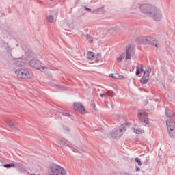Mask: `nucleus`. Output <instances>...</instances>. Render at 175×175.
Segmentation results:
<instances>
[{"label":"nucleus","instance_id":"obj_24","mask_svg":"<svg viewBox=\"0 0 175 175\" xmlns=\"http://www.w3.org/2000/svg\"><path fill=\"white\" fill-rule=\"evenodd\" d=\"M135 162H137V165H139V166H142V161H140V159L139 158H135Z\"/></svg>","mask_w":175,"mask_h":175},{"label":"nucleus","instance_id":"obj_27","mask_svg":"<svg viewBox=\"0 0 175 175\" xmlns=\"http://www.w3.org/2000/svg\"><path fill=\"white\" fill-rule=\"evenodd\" d=\"M99 59H100V54H97V57L96 59V61H99Z\"/></svg>","mask_w":175,"mask_h":175},{"label":"nucleus","instance_id":"obj_5","mask_svg":"<svg viewBox=\"0 0 175 175\" xmlns=\"http://www.w3.org/2000/svg\"><path fill=\"white\" fill-rule=\"evenodd\" d=\"M15 74L20 79H31L32 77V74L28 69H17Z\"/></svg>","mask_w":175,"mask_h":175},{"label":"nucleus","instance_id":"obj_18","mask_svg":"<svg viewBox=\"0 0 175 175\" xmlns=\"http://www.w3.org/2000/svg\"><path fill=\"white\" fill-rule=\"evenodd\" d=\"M134 132H135L137 133V135H140L142 133H144V131L139 127L134 129Z\"/></svg>","mask_w":175,"mask_h":175},{"label":"nucleus","instance_id":"obj_10","mask_svg":"<svg viewBox=\"0 0 175 175\" xmlns=\"http://www.w3.org/2000/svg\"><path fill=\"white\" fill-rule=\"evenodd\" d=\"M152 41L154 43H157V40H152L151 37H142L139 39V42L142 44H150V43H151Z\"/></svg>","mask_w":175,"mask_h":175},{"label":"nucleus","instance_id":"obj_1","mask_svg":"<svg viewBox=\"0 0 175 175\" xmlns=\"http://www.w3.org/2000/svg\"><path fill=\"white\" fill-rule=\"evenodd\" d=\"M139 9L142 13L147 14L155 21H161L162 20V12L159 8L151 4H142L140 5Z\"/></svg>","mask_w":175,"mask_h":175},{"label":"nucleus","instance_id":"obj_23","mask_svg":"<svg viewBox=\"0 0 175 175\" xmlns=\"http://www.w3.org/2000/svg\"><path fill=\"white\" fill-rule=\"evenodd\" d=\"M47 20L49 23H54V16H53L52 15H49L47 18Z\"/></svg>","mask_w":175,"mask_h":175},{"label":"nucleus","instance_id":"obj_26","mask_svg":"<svg viewBox=\"0 0 175 175\" xmlns=\"http://www.w3.org/2000/svg\"><path fill=\"white\" fill-rule=\"evenodd\" d=\"M62 116H64L65 117H69V116H70L69 113H68L67 112H62Z\"/></svg>","mask_w":175,"mask_h":175},{"label":"nucleus","instance_id":"obj_25","mask_svg":"<svg viewBox=\"0 0 175 175\" xmlns=\"http://www.w3.org/2000/svg\"><path fill=\"white\" fill-rule=\"evenodd\" d=\"M109 92L111 93V91H107V93H106V94H101L100 95V96L101 98H105V96H107V94H109Z\"/></svg>","mask_w":175,"mask_h":175},{"label":"nucleus","instance_id":"obj_7","mask_svg":"<svg viewBox=\"0 0 175 175\" xmlns=\"http://www.w3.org/2000/svg\"><path fill=\"white\" fill-rule=\"evenodd\" d=\"M137 117L139 120L142 121V122H144L145 124H150V122H148V114L146 113L144 111H139L137 112Z\"/></svg>","mask_w":175,"mask_h":175},{"label":"nucleus","instance_id":"obj_33","mask_svg":"<svg viewBox=\"0 0 175 175\" xmlns=\"http://www.w3.org/2000/svg\"><path fill=\"white\" fill-rule=\"evenodd\" d=\"M92 106H94V107H95V103H92Z\"/></svg>","mask_w":175,"mask_h":175},{"label":"nucleus","instance_id":"obj_9","mask_svg":"<svg viewBox=\"0 0 175 175\" xmlns=\"http://www.w3.org/2000/svg\"><path fill=\"white\" fill-rule=\"evenodd\" d=\"M73 106L74 109L79 111V113H81L82 114L87 113V111H85V107L83 106V104H81V103H75L73 104Z\"/></svg>","mask_w":175,"mask_h":175},{"label":"nucleus","instance_id":"obj_20","mask_svg":"<svg viewBox=\"0 0 175 175\" xmlns=\"http://www.w3.org/2000/svg\"><path fill=\"white\" fill-rule=\"evenodd\" d=\"M136 69V75L139 76V75H140V72H143V67L137 66Z\"/></svg>","mask_w":175,"mask_h":175},{"label":"nucleus","instance_id":"obj_15","mask_svg":"<svg viewBox=\"0 0 175 175\" xmlns=\"http://www.w3.org/2000/svg\"><path fill=\"white\" fill-rule=\"evenodd\" d=\"M109 77H111V79H118L120 80L124 79V76L118 74H110Z\"/></svg>","mask_w":175,"mask_h":175},{"label":"nucleus","instance_id":"obj_21","mask_svg":"<svg viewBox=\"0 0 175 175\" xmlns=\"http://www.w3.org/2000/svg\"><path fill=\"white\" fill-rule=\"evenodd\" d=\"M85 38L89 42V43H92V42H94V38L91 37L90 35L87 34L85 36Z\"/></svg>","mask_w":175,"mask_h":175},{"label":"nucleus","instance_id":"obj_31","mask_svg":"<svg viewBox=\"0 0 175 175\" xmlns=\"http://www.w3.org/2000/svg\"><path fill=\"white\" fill-rule=\"evenodd\" d=\"M59 113H60V114H62V113H64V111L62 109H59Z\"/></svg>","mask_w":175,"mask_h":175},{"label":"nucleus","instance_id":"obj_30","mask_svg":"<svg viewBox=\"0 0 175 175\" xmlns=\"http://www.w3.org/2000/svg\"><path fill=\"white\" fill-rule=\"evenodd\" d=\"M135 170L136 172H140V168L139 167H136Z\"/></svg>","mask_w":175,"mask_h":175},{"label":"nucleus","instance_id":"obj_11","mask_svg":"<svg viewBox=\"0 0 175 175\" xmlns=\"http://www.w3.org/2000/svg\"><path fill=\"white\" fill-rule=\"evenodd\" d=\"M135 54V51H133V48L132 46H129L126 48V53H125V59L126 61H128V59H131V57Z\"/></svg>","mask_w":175,"mask_h":175},{"label":"nucleus","instance_id":"obj_8","mask_svg":"<svg viewBox=\"0 0 175 175\" xmlns=\"http://www.w3.org/2000/svg\"><path fill=\"white\" fill-rule=\"evenodd\" d=\"M57 143L58 144H59L60 147H64V146H66L67 147L71 148L72 151L77 150L70 142H69L64 138H62Z\"/></svg>","mask_w":175,"mask_h":175},{"label":"nucleus","instance_id":"obj_32","mask_svg":"<svg viewBox=\"0 0 175 175\" xmlns=\"http://www.w3.org/2000/svg\"><path fill=\"white\" fill-rule=\"evenodd\" d=\"M154 46H155V47H157V48L159 47V44H155Z\"/></svg>","mask_w":175,"mask_h":175},{"label":"nucleus","instance_id":"obj_4","mask_svg":"<svg viewBox=\"0 0 175 175\" xmlns=\"http://www.w3.org/2000/svg\"><path fill=\"white\" fill-rule=\"evenodd\" d=\"M49 175H66V170L55 164L51 167Z\"/></svg>","mask_w":175,"mask_h":175},{"label":"nucleus","instance_id":"obj_17","mask_svg":"<svg viewBox=\"0 0 175 175\" xmlns=\"http://www.w3.org/2000/svg\"><path fill=\"white\" fill-rule=\"evenodd\" d=\"M124 58H125V53H122L117 57L116 61L117 62H121Z\"/></svg>","mask_w":175,"mask_h":175},{"label":"nucleus","instance_id":"obj_19","mask_svg":"<svg viewBox=\"0 0 175 175\" xmlns=\"http://www.w3.org/2000/svg\"><path fill=\"white\" fill-rule=\"evenodd\" d=\"M152 68L150 66H148L145 71L144 72V75H148V76H150V74L151 73Z\"/></svg>","mask_w":175,"mask_h":175},{"label":"nucleus","instance_id":"obj_12","mask_svg":"<svg viewBox=\"0 0 175 175\" xmlns=\"http://www.w3.org/2000/svg\"><path fill=\"white\" fill-rule=\"evenodd\" d=\"M10 64H14L16 66H23V59L18 58L15 59L9 62V66H10Z\"/></svg>","mask_w":175,"mask_h":175},{"label":"nucleus","instance_id":"obj_13","mask_svg":"<svg viewBox=\"0 0 175 175\" xmlns=\"http://www.w3.org/2000/svg\"><path fill=\"white\" fill-rule=\"evenodd\" d=\"M5 124H7L10 128L14 129V131H20V129H18V127H17L16 125L14 124V123H13V122H12L10 120H5Z\"/></svg>","mask_w":175,"mask_h":175},{"label":"nucleus","instance_id":"obj_3","mask_svg":"<svg viewBox=\"0 0 175 175\" xmlns=\"http://www.w3.org/2000/svg\"><path fill=\"white\" fill-rule=\"evenodd\" d=\"M29 65L31 68H33V69H37V70H40V72H42L43 73H45V75H48V76H52L51 73L49 72V68L44 65L40 60H38L37 59H31L29 62Z\"/></svg>","mask_w":175,"mask_h":175},{"label":"nucleus","instance_id":"obj_22","mask_svg":"<svg viewBox=\"0 0 175 175\" xmlns=\"http://www.w3.org/2000/svg\"><path fill=\"white\" fill-rule=\"evenodd\" d=\"M4 167H6V169H10V167H16V165L14 163L5 164Z\"/></svg>","mask_w":175,"mask_h":175},{"label":"nucleus","instance_id":"obj_34","mask_svg":"<svg viewBox=\"0 0 175 175\" xmlns=\"http://www.w3.org/2000/svg\"><path fill=\"white\" fill-rule=\"evenodd\" d=\"M57 87H60L59 85H57Z\"/></svg>","mask_w":175,"mask_h":175},{"label":"nucleus","instance_id":"obj_29","mask_svg":"<svg viewBox=\"0 0 175 175\" xmlns=\"http://www.w3.org/2000/svg\"><path fill=\"white\" fill-rule=\"evenodd\" d=\"M85 10H88V12H91V9L88 8L87 7H85Z\"/></svg>","mask_w":175,"mask_h":175},{"label":"nucleus","instance_id":"obj_2","mask_svg":"<svg viewBox=\"0 0 175 175\" xmlns=\"http://www.w3.org/2000/svg\"><path fill=\"white\" fill-rule=\"evenodd\" d=\"M165 115L168 118L166 121L167 132L170 136L174 139L175 137V122L172 120V117L174 116V112L171 111L169 109L165 110Z\"/></svg>","mask_w":175,"mask_h":175},{"label":"nucleus","instance_id":"obj_16","mask_svg":"<svg viewBox=\"0 0 175 175\" xmlns=\"http://www.w3.org/2000/svg\"><path fill=\"white\" fill-rule=\"evenodd\" d=\"M87 58H88V59L92 61V59H94V58H95V53H94V52H88L87 53Z\"/></svg>","mask_w":175,"mask_h":175},{"label":"nucleus","instance_id":"obj_6","mask_svg":"<svg viewBox=\"0 0 175 175\" xmlns=\"http://www.w3.org/2000/svg\"><path fill=\"white\" fill-rule=\"evenodd\" d=\"M121 128L114 129L111 133V137L113 139H120L121 136H122V131H126V129H125V126L124 124L121 125Z\"/></svg>","mask_w":175,"mask_h":175},{"label":"nucleus","instance_id":"obj_28","mask_svg":"<svg viewBox=\"0 0 175 175\" xmlns=\"http://www.w3.org/2000/svg\"><path fill=\"white\" fill-rule=\"evenodd\" d=\"M172 96H174V97H172ZM172 96V94H169V97H170V98H174V97H175V93H173Z\"/></svg>","mask_w":175,"mask_h":175},{"label":"nucleus","instance_id":"obj_14","mask_svg":"<svg viewBox=\"0 0 175 175\" xmlns=\"http://www.w3.org/2000/svg\"><path fill=\"white\" fill-rule=\"evenodd\" d=\"M149 76L150 75H148L144 74L141 79L142 84H147V82L148 81Z\"/></svg>","mask_w":175,"mask_h":175}]
</instances>
